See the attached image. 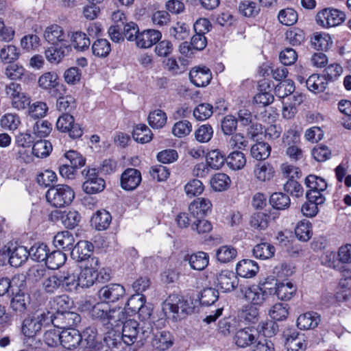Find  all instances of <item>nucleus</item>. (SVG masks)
Segmentation results:
<instances>
[{"mask_svg":"<svg viewBox=\"0 0 351 351\" xmlns=\"http://www.w3.org/2000/svg\"><path fill=\"white\" fill-rule=\"evenodd\" d=\"M47 202L56 208L69 205L75 198L73 189L67 184H57L49 187L46 193Z\"/></svg>","mask_w":351,"mask_h":351,"instance_id":"obj_2","label":"nucleus"},{"mask_svg":"<svg viewBox=\"0 0 351 351\" xmlns=\"http://www.w3.org/2000/svg\"><path fill=\"white\" fill-rule=\"evenodd\" d=\"M139 324L134 319L124 322L122 328V339L127 346H132L136 342L139 334Z\"/></svg>","mask_w":351,"mask_h":351,"instance_id":"obj_22","label":"nucleus"},{"mask_svg":"<svg viewBox=\"0 0 351 351\" xmlns=\"http://www.w3.org/2000/svg\"><path fill=\"white\" fill-rule=\"evenodd\" d=\"M41 329L40 324L34 317L25 319L21 328L23 334L28 338L35 336Z\"/></svg>","mask_w":351,"mask_h":351,"instance_id":"obj_53","label":"nucleus"},{"mask_svg":"<svg viewBox=\"0 0 351 351\" xmlns=\"http://www.w3.org/2000/svg\"><path fill=\"white\" fill-rule=\"evenodd\" d=\"M286 40L293 46L300 45L305 40L304 31L298 27H292L285 33Z\"/></svg>","mask_w":351,"mask_h":351,"instance_id":"obj_61","label":"nucleus"},{"mask_svg":"<svg viewBox=\"0 0 351 351\" xmlns=\"http://www.w3.org/2000/svg\"><path fill=\"white\" fill-rule=\"evenodd\" d=\"M294 90V83L291 80H283L276 85L274 88L276 95L282 99L291 95Z\"/></svg>","mask_w":351,"mask_h":351,"instance_id":"obj_62","label":"nucleus"},{"mask_svg":"<svg viewBox=\"0 0 351 351\" xmlns=\"http://www.w3.org/2000/svg\"><path fill=\"white\" fill-rule=\"evenodd\" d=\"M287 351H304L307 346V342L304 339V335L297 331H293L287 335L285 341Z\"/></svg>","mask_w":351,"mask_h":351,"instance_id":"obj_27","label":"nucleus"},{"mask_svg":"<svg viewBox=\"0 0 351 351\" xmlns=\"http://www.w3.org/2000/svg\"><path fill=\"white\" fill-rule=\"evenodd\" d=\"M338 108L343 114V117H342L343 127L351 130V101L341 100L338 104Z\"/></svg>","mask_w":351,"mask_h":351,"instance_id":"obj_64","label":"nucleus"},{"mask_svg":"<svg viewBox=\"0 0 351 351\" xmlns=\"http://www.w3.org/2000/svg\"><path fill=\"white\" fill-rule=\"evenodd\" d=\"M228 167L233 170H239L246 164V158L243 153L239 151L231 152L226 160Z\"/></svg>","mask_w":351,"mask_h":351,"instance_id":"obj_49","label":"nucleus"},{"mask_svg":"<svg viewBox=\"0 0 351 351\" xmlns=\"http://www.w3.org/2000/svg\"><path fill=\"white\" fill-rule=\"evenodd\" d=\"M271 291L272 294L276 295L279 300L287 301L295 294L297 288L291 282H275V287H271Z\"/></svg>","mask_w":351,"mask_h":351,"instance_id":"obj_24","label":"nucleus"},{"mask_svg":"<svg viewBox=\"0 0 351 351\" xmlns=\"http://www.w3.org/2000/svg\"><path fill=\"white\" fill-rule=\"evenodd\" d=\"M210 183L214 191H223L230 187L231 180L227 174L223 173H217L212 177Z\"/></svg>","mask_w":351,"mask_h":351,"instance_id":"obj_40","label":"nucleus"},{"mask_svg":"<svg viewBox=\"0 0 351 351\" xmlns=\"http://www.w3.org/2000/svg\"><path fill=\"white\" fill-rule=\"evenodd\" d=\"M278 19L282 25L291 26L298 21V16L293 8H287L279 12Z\"/></svg>","mask_w":351,"mask_h":351,"instance_id":"obj_60","label":"nucleus"},{"mask_svg":"<svg viewBox=\"0 0 351 351\" xmlns=\"http://www.w3.org/2000/svg\"><path fill=\"white\" fill-rule=\"evenodd\" d=\"M69 45L77 51H84L88 49L90 40L86 34L81 31H77L72 33L71 44Z\"/></svg>","mask_w":351,"mask_h":351,"instance_id":"obj_34","label":"nucleus"},{"mask_svg":"<svg viewBox=\"0 0 351 351\" xmlns=\"http://www.w3.org/2000/svg\"><path fill=\"white\" fill-rule=\"evenodd\" d=\"M298 239L302 241H308L312 237V226L309 221H300L295 228Z\"/></svg>","mask_w":351,"mask_h":351,"instance_id":"obj_58","label":"nucleus"},{"mask_svg":"<svg viewBox=\"0 0 351 351\" xmlns=\"http://www.w3.org/2000/svg\"><path fill=\"white\" fill-rule=\"evenodd\" d=\"M237 251L231 245H223L216 252V257L221 263H228L236 258Z\"/></svg>","mask_w":351,"mask_h":351,"instance_id":"obj_56","label":"nucleus"},{"mask_svg":"<svg viewBox=\"0 0 351 351\" xmlns=\"http://www.w3.org/2000/svg\"><path fill=\"white\" fill-rule=\"evenodd\" d=\"M323 265L338 270L342 269V263L338 257V254L333 251H327L321 256Z\"/></svg>","mask_w":351,"mask_h":351,"instance_id":"obj_55","label":"nucleus"},{"mask_svg":"<svg viewBox=\"0 0 351 351\" xmlns=\"http://www.w3.org/2000/svg\"><path fill=\"white\" fill-rule=\"evenodd\" d=\"M271 153V146L265 142H258L255 143L250 149V154L252 158L257 160H263L267 159Z\"/></svg>","mask_w":351,"mask_h":351,"instance_id":"obj_45","label":"nucleus"},{"mask_svg":"<svg viewBox=\"0 0 351 351\" xmlns=\"http://www.w3.org/2000/svg\"><path fill=\"white\" fill-rule=\"evenodd\" d=\"M212 204L206 198H197L189 206V211L191 217L195 219H203L208 212L211 210Z\"/></svg>","mask_w":351,"mask_h":351,"instance_id":"obj_18","label":"nucleus"},{"mask_svg":"<svg viewBox=\"0 0 351 351\" xmlns=\"http://www.w3.org/2000/svg\"><path fill=\"white\" fill-rule=\"evenodd\" d=\"M189 264L191 267L195 270H204L208 265L209 256L204 252H198L190 256Z\"/></svg>","mask_w":351,"mask_h":351,"instance_id":"obj_41","label":"nucleus"},{"mask_svg":"<svg viewBox=\"0 0 351 351\" xmlns=\"http://www.w3.org/2000/svg\"><path fill=\"white\" fill-rule=\"evenodd\" d=\"M285 173L289 178L286 183L284 184L285 191L297 197L302 196L304 192L303 188L298 181L294 180L295 176L298 177L299 169L293 166H287L285 169Z\"/></svg>","mask_w":351,"mask_h":351,"instance_id":"obj_9","label":"nucleus"},{"mask_svg":"<svg viewBox=\"0 0 351 351\" xmlns=\"http://www.w3.org/2000/svg\"><path fill=\"white\" fill-rule=\"evenodd\" d=\"M94 250L93 244L88 241H80L71 251V256L77 262L88 260Z\"/></svg>","mask_w":351,"mask_h":351,"instance_id":"obj_20","label":"nucleus"},{"mask_svg":"<svg viewBox=\"0 0 351 351\" xmlns=\"http://www.w3.org/2000/svg\"><path fill=\"white\" fill-rule=\"evenodd\" d=\"M254 173L259 181L265 182L270 180L274 177V170L268 162H259L256 165Z\"/></svg>","mask_w":351,"mask_h":351,"instance_id":"obj_39","label":"nucleus"},{"mask_svg":"<svg viewBox=\"0 0 351 351\" xmlns=\"http://www.w3.org/2000/svg\"><path fill=\"white\" fill-rule=\"evenodd\" d=\"M86 180L82 184L83 191L87 194H96L104 191L106 186L105 180L99 178L96 169H84Z\"/></svg>","mask_w":351,"mask_h":351,"instance_id":"obj_6","label":"nucleus"},{"mask_svg":"<svg viewBox=\"0 0 351 351\" xmlns=\"http://www.w3.org/2000/svg\"><path fill=\"white\" fill-rule=\"evenodd\" d=\"M60 339L62 346L69 350H75L83 342L82 333L73 328L63 330Z\"/></svg>","mask_w":351,"mask_h":351,"instance_id":"obj_13","label":"nucleus"},{"mask_svg":"<svg viewBox=\"0 0 351 351\" xmlns=\"http://www.w3.org/2000/svg\"><path fill=\"white\" fill-rule=\"evenodd\" d=\"M8 253L9 255V263L14 267L21 266L27 261L29 256V250L25 246H13V244L8 246Z\"/></svg>","mask_w":351,"mask_h":351,"instance_id":"obj_19","label":"nucleus"},{"mask_svg":"<svg viewBox=\"0 0 351 351\" xmlns=\"http://www.w3.org/2000/svg\"><path fill=\"white\" fill-rule=\"evenodd\" d=\"M29 256L37 262H45L49 253L48 246L43 243H35L29 250Z\"/></svg>","mask_w":351,"mask_h":351,"instance_id":"obj_46","label":"nucleus"},{"mask_svg":"<svg viewBox=\"0 0 351 351\" xmlns=\"http://www.w3.org/2000/svg\"><path fill=\"white\" fill-rule=\"evenodd\" d=\"M61 286L67 291H73L80 287L78 274L66 270L60 274Z\"/></svg>","mask_w":351,"mask_h":351,"instance_id":"obj_31","label":"nucleus"},{"mask_svg":"<svg viewBox=\"0 0 351 351\" xmlns=\"http://www.w3.org/2000/svg\"><path fill=\"white\" fill-rule=\"evenodd\" d=\"M215 283L223 292H230L238 286L239 282L234 272L224 270L217 276Z\"/></svg>","mask_w":351,"mask_h":351,"instance_id":"obj_17","label":"nucleus"},{"mask_svg":"<svg viewBox=\"0 0 351 351\" xmlns=\"http://www.w3.org/2000/svg\"><path fill=\"white\" fill-rule=\"evenodd\" d=\"M226 158L218 149L210 151L206 155V163L208 166L213 169H219L225 163Z\"/></svg>","mask_w":351,"mask_h":351,"instance_id":"obj_51","label":"nucleus"},{"mask_svg":"<svg viewBox=\"0 0 351 351\" xmlns=\"http://www.w3.org/2000/svg\"><path fill=\"white\" fill-rule=\"evenodd\" d=\"M66 261V256L65 253L60 250H53L49 252L47 256V259L45 261V265L49 269H57Z\"/></svg>","mask_w":351,"mask_h":351,"instance_id":"obj_37","label":"nucleus"},{"mask_svg":"<svg viewBox=\"0 0 351 351\" xmlns=\"http://www.w3.org/2000/svg\"><path fill=\"white\" fill-rule=\"evenodd\" d=\"M53 245L58 249H62L65 252L73 250L75 245V239L73 234L68 230L58 232L53 238Z\"/></svg>","mask_w":351,"mask_h":351,"instance_id":"obj_28","label":"nucleus"},{"mask_svg":"<svg viewBox=\"0 0 351 351\" xmlns=\"http://www.w3.org/2000/svg\"><path fill=\"white\" fill-rule=\"evenodd\" d=\"M180 64H178L175 58H169L164 61V68L173 75L183 73L186 69V60L180 59Z\"/></svg>","mask_w":351,"mask_h":351,"instance_id":"obj_54","label":"nucleus"},{"mask_svg":"<svg viewBox=\"0 0 351 351\" xmlns=\"http://www.w3.org/2000/svg\"><path fill=\"white\" fill-rule=\"evenodd\" d=\"M110 307L104 302H98L94 305L90 311L92 319L101 322L104 326L108 320Z\"/></svg>","mask_w":351,"mask_h":351,"instance_id":"obj_35","label":"nucleus"},{"mask_svg":"<svg viewBox=\"0 0 351 351\" xmlns=\"http://www.w3.org/2000/svg\"><path fill=\"white\" fill-rule=\"evenodd\" d=\"M275 247L271 244L263 242L256 245L252 250L253 255L262 260L269 259L274 256Z\"/></svg>","mask_w":351,"mask_h":351,"instance_id":"obj_38","label":"nucleus"},{"mask_svg":"<svg viewBox=\"0 0 351 351\" xmlns=\"http://www.w3.org/2000/svg\"><path fill=\"white\" fill-rule=\"evenodd\" d=\"M50 308L53 313H63L69 311L71 307V302L66 295H58L49 301Z\"/></svg>","mask_w":351,"mask_h":351,"instance_id":"obj_33","label":"nucleus"},{"mask_svg":"<svg viewBox=\"0 0 351 351\" xmlns=\"http://www.w3.org/2000/svg\"><path fill=\"white\" fill-rule=\"evenodd\" d=\"M233 340L237 347L245 348L256 341L257 332L252 327L240 328L235 332Z\"/></svg>","mask_w":351,"mask_h":351,"instance_id":"obj_10","label":"nucleus"},{"mask_svg":"<svg viewBox=\"0 0 351 351\" xmlns=\"http://www.w3.org/2000/svg\"><path fill=\"white\" fill-rule=\"evenodd\" d=\"M332 45L330 35L326 33L315 32L311 38V47L317 51H327Z\"/></svg>","mask_w":351,"mask_h":351,"instance_id":"obj_32","label":"nucleus"},{"mask_svg":"<svg viewBox=\"0 0 351 351\" xmlns=\"http://www.w3.org/2000/svg\"><path fill=\"white\" fill-rule=\"evenodd\" d=\"M238 321L235 317H228L221 319L218 323L217 332L224 337L237 331Z\"/></svg>","mask_w":351,"mask_h":351,"instance_id":"obj_36","label":"nucleus"},{"mask_svg":"<svg viewBox=\"0 0 351 351\" xmlns=\"http://www.w3.org/2000/svg\"><path fill=\"white\" fill-rule=\"evenodd\" d=\"M56 128L61 132L68 133L70 138L77 139L80 138L84 130L79 123H75L73 116L69 113H63L56 121Z\"/></svg>","mask_w":351,"mask_h":351,"instance_id":"obj_5","label":"nucleus"},{"mask_svg":"<svg viewBox=\"0 0 351 351\" xmlns=\"http://www.w3.org/2000/svg\"><path fill=\"white\" fill-rule=\"evenodd\" d=\"M147 120L152 128L160 129L166 124L167 117L164 111L157 109L149 112Z\"/></svg>","mask_w":351,"mask_h":351,"instance_id":"obj_50","label":"nucleus"},{"mask_svg":"<svg viewBox=\"0 0 351 351\" xmlns=\"http://www.w3.org/2000/svg\"><path fill=\"white\" fill-rule=\"evenodd\" d=\"M141 180V173L138 169L128 168L121 174V186L125 191H133L138 187Z\"/></svg>","mask_w":351,"mask_h":351,"instance_id":"obj_12","label":"nucleus"},{"mask_svg":"<svg viewBox=\"0 0 351 351\" xmlns=\"http://www.w3.org/2000/svg\"><path fill=\"white\" fill-rule=\"evenodd\" d=\"M56 107L59 111L69 113L76 108L75 99L71 95L63 96V95L56 97Z\"/></svg>","mask_w":351,"mask_h":351,"instance_id":"obj_59","label":"nucleus"},{"mask_svg":"<svg viewBox=\"0 0 351 351\" xmlns=\"http://www.w3.org/2000/svg\"><path fill=\"white\" fill-rule=\"evenodd\" d=\"M259 271L257 263L250 259H243L237 264L236 273L238 276L251 278L254 277Z\"/></svg>","mask_w":351,"mask_h":351,"instance_id":"obj_25","label":"nucleus"},{"mask_svg":"<svg viewBox=\"0 0 351 351\" xmlns=\"http://www.w3.org/2000/svg\"><path fill=\"white\" fill-rule=\"evenodd\" d=\"M45 40L49 44L68 43L63 28L58 24L47 26L43 33Z\"/></svg>","mask_w":351,"mask_h":351,"instance_id":"obj_21","label":"nucleus"},{"mask_svg":"<svg viewBox=\"0 0 351 351\" xmlns=\"http://www.w3.org/2000/svg\"><path fill=\"white\" fill-rule=\"evenodd\" d=\"M97 271L94 269L85 267L78 274L80 287L82 288L91 287L97 280Z\"/></svg>","mask_w":351,"mask_h":351,"instance_id":"obj_47","label":"nucleus"},{"mask_svg":"<svg viewBox=\"0 0 351 351\" xmlns=\"http://www.w3.org/2000/svg\"><path fill=\"white\" fill-rule=\"evenodd\" d=\"M328 86V82L324 76L319 74H312L306 81L308 90L313 93H323Z\"/></svg>","mask_w":351,"mask_h":351,"instance_id":"obj_30","label":"nucleus"},{"mask_svg":"<svg viewBox=\"0 0 351 351\" xmlns=\"http://www.w3.org/2000/svg\"><path fill=\"white\" fill-rule=\"evenodd\" d=\"M260 10L256 3L250 0L242 1L239 5V13L246 17H255Z\"/></svg>","mask_w":351,"mask_h":351,"instance_id":"obj_57","label":"nucleus"},{"mask_svg":"<svg viewBox=\"0 0 351 351\" xmlns=\"http://www.w3.org/2000/svg\"><path fill=\"white\" fill-rule=\"evenodd\" d=\"M81 322L80 315L73 311H66L55 314L53 326L66 330L77 326Z\"/></svg>","mask_w":351,"mask_h":351,"instance_id":"obj_11","label":"nucleus"},{"mask_svg":"<svg viewBox=\"0 0 351 351\" xmlns=\"http://www.w3.org/2000/svg\"><path fill=\"white\" fill-rule=\"evenodd\" d=\"M162 309L167 317L177 322L188 315L191 306L183 295L172 293L162 302Z\"/></svg>","mask_w":351,"mask_h":351,"instance_id":"obj_1","label":"nucleus"},{"mask_svg":"<svg viewBox=\"0 0 351 351\" xmlns=\"http://www.w3.org/2000/svg\"><path fill=\"white\" fill-rule=\"evenodd\" d=\"M315 20L324 28L337 27L345 21L346 14L338 9L327 8L317 12Z\"/></svg>","mask_w":351,"mask_h":351,"instance_id":"obj_4","label":"nucleus"},{"mask_svg":"<svg viewBox=\"0 0 351 351\" xmlns=\"http://www.w3.org/2000/svg\"><path fill=\"white\" fill-rule=\"evenodd\" d=\"M317 313L311 311L300 315L297 319V326L301 330H310L316 328L320 322Z\"/></svg>","mask_w":351,"mask_h":351,"instance_id":"obj_29","label":"nucleus"},{"mask_svg":"<svg viewBox=\"0 0 351 351\" xmlns=\"http://www.w3.org/2000/svg\"><path fill=\"white\" fill-rule=\"evenodd\" d=\"M21 124V119L17 114L6 113L0 119V125L7 130H16Z\"/></svg>","mask_w":351,"mask_h":351,"instance_id":"obj_52","label":"nucleus"},{"mask_svg":"<svg viewBox=\"0 0 351 351\" xmlns=\"http://www.w3.org/2000/svg\"><path fill=\"white\" fill-rule=\"evenodd\" d=\"M270 278L261 280L258 285H253L241 289V292L247 301L254 306H261L267 300L268 295H272L271 287H267Z\"/></svg>","mask_w":351,"mask_h":351,"instance_id":"obj_3","label":"nucleus"},{"mask_svg":"<svg viewBox=\"0 0 351 351\" xmlns=\"http://www.w3.org/2000/svg\"><path fill=\"white\" fill-rule=\"evenodd\" d=\"M132 136L136 142L146 143L152 139L153 134L145 124H138L133 130Z\"/></svg>","mask_w":351,"mask_h":351,"instance_id":"obj_43","label":"nucleus"},{"mask_svg":"<svg viewBox=\"0 0 351 351\" xmlns=\"http://www.w3.org/2000/svg\"><path fill=\"white\" fill-rule=\"evenodd\" d=\"M71 51L69 43L55 44L48 47L45 52L47 60L52 64H58Z\"/></svg>","mask_w":351,"mask_h":351,"instance_id":"obj_14","label":"nucleus"},{"mask_svg":"<svg viewBox=\"0 0 351 351\" xmlns=\"http://www.w3.org/2000/svg\"><path fill=\"white\" fill-rule=\"evenodd\" d=\"M111 51L110 42L104 38L96 40L92 45V52L94 56L98 58H106Z\"/></svg>","mask_w":351,"mask_h":351,"instance_id":"obj_48","label":"nucleus"},{"mask_svg":"<svg viewBox=\"0 0 351 351\" xmlns=\"http://www.w3.org/2000/svg\"><path fill=\"white\" fill-rule=\"evenodd\" d=\"M192 131V124L187 120L177 121L172 128V134L178 138L188 136Z\"/></svg>","mask_w":351,"mask_h":351,"instance_id":"obj_63","label":"nucleus"},{"mask_svg":"<svg viewBox=\"0 0 351 351\" xmlns=\"http://www.w3.org/2000/svg\"><path fill=\"white\" fill-rule=\"evenodd\" d=\"M53 149L51 143L47 140L35 141L32 145V154L37 158H45Z\"/></svg>","mask_w":351,"mask_h":351,"instance_id":"obj_44","label":"nucleus"},{"mask_svg":"<svg viewBox=\"0 0 351 351\" xmlns=\"http://www.w3.org/2000/svg\"><path fill=\"white\" fill-rule=\"evenodd\" d=\"M12 294H14V297L12 298L10 303L12 309L17 315H21L25 314L27 311L28 305L30 304L31 299L29 295L25 292H22L21 290L15 293L14 290H12Z\"/></svg>","mask_w":351,"mask_h":351,"instance_id":"obj_23","label":"nucleus"},{"mask_svg":"<svg viewBox=\"0 0 351 351\" xmlns=\"http://www.w3.org/2000/svg\"><path fill=\"white\" fill-rule=\"evenodd\" d=\"M125 294L124 287L119 284H109L104 286L99 291V298L107 304L119 301Z\"/></svg>","mask_w":351,"mask_h":351,"instance_id":"obj_8","label":"nucleus"},{"mask_svg":"<svg viewBox=\"0 0 351 351\" xmlns=\"http://www.w3.org/2000/svg\"><path fill=\"white\" fill-rule=\"evenodd\" d=\"M38 84L43 89L49 91L53 97H58L65 93L64 85L59 82L58 75L54 72L43 74L38 79Z\"/></svg>","mask_w":351,"mask_h":351,"instance_id":"obj_7","label":"nucleus"},{"mask_svg":"<svg viewBox=\"0 0 351 351\" xmlns=\"http://www.w3.org/2000/svg\"><path fill=\"white\" fill-rule=\"evenodd\" d=\"M269 203L276 210H285L291 204V199L288 195L282 192H276L271 194Z\"/></svg>","mask_w":351,"mask_h":351,"instance_id":"obj_42","label":"nucleus"},{"mask_svg":"<svg viewBox=\"0 0 351 351\" xmlns=\"http://www.w3.org/2000/svg\"><path fill=\"white\" fill-rule=\"evenodd\" d=\"M161 38L162 34L160 31L154 29H147L140 32L135 43L138 47L146 49L156 44Z\"/></svg>","mask_w":351,"mask_h":351,"instance_id":"obj_16","label":"nucleus"},{"mask_svg":"<svg viewBox=\"0 0 351 351\" xmlns=\"http://www.w3.org/2000/svg\"><path fill=\"white\" fill-rule=\"evenodd\" d=\"M127 317L126 313L121 307L110 309L105 326L108 330H112L114 328L123 326L124 322L127 321Z\"/></svg>","mask_w":351,"mask_h":351,"instance_id":"obj_26","label":"nucleus"},{"mask_svg":"<svg viewBox=\"0 0 351 351\" xmlns=\"http://www.w3.org/2000/svg\"><path fill=\"white\" fill-rule=\"evenodd\" d=\"M189 78L195 86L204 87L210 83L212 79V73L210 69L206 66H195L190 71Z\"/></svg>","mask_w":351,"mask_h":351,"instance_id":"obj_15","label":"nucleus"}]
</instances>
